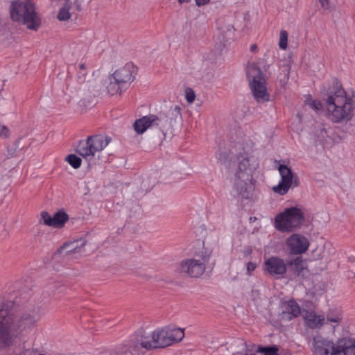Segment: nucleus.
<instances>
[{
  "label": "nucleus",
  "mask_w": 355,
  "mask_h": 355,
  "mask_svg": "<svg viewBox=\"0 0 355 355\" xmlns=\"http://www.w3.org/2000/svg\"><path fill=\"white\" fill-rule=\"evenodd\" d=\"M195 94L192 90H190L189 92L187 91L186 92V99L188 103H193L195 100Z\"/></svg>",
  "instance_id": "7c9ffc66"
},
{
  "label": "nucleus",
  "mask_w": 355,
  "mask_h": 355,
  "mask_svg": "<svg viewBox=\"0 0 355 355\" xmlns=\"http://www.w3.org/2000/svg\"><path fill=\"white\" fill-rule=\"evenodd\" d=\"M110 141V137L102 135L89 136L86 140L79 141L76 152L84 158L92 157L96 153L103 150Z\"/></svg>",
  "instance_id": "1a4fd4ad"
},
{
  "label": "nucleus",
  "mask_w": 355,
  "mask_h": 355,
  "mask_svg": "<svg viewBox=\"0 0 355 355\" xmlns=\"http://www.w3.org/2000/svg\"><path fill=\"white\" fill-rule=\"evenodd\" d=\"M75 4H76V10H77L78 11H80V10H82L80 3L76 2V3H75Z\"/></svg>",
  "instance_id": "58836bf2"
},
{
  "label": "nucleus",
  "mask_w": 355,
  "mask_h": 355,
  "mask_svg": "<svg viewBox=\"0 0 355 355\" xmlns=\"http://www.w3.org/2000/svg\"><path fill=\"white\" fill-rule=\"evenodd\" d=\"M342 317L340 314L336 313L334 314L333 313H329L327 315V320L330 323H335L336 325L340 323L341 321Z\"/></svg>",
  "instance_id": "bb28decb"
},
{
  "label": "nucleus",
  "mask_w": 355,
  "mask_h": 355,
  "mask_svg": "<svg viewBox=\"0 0 355 355\" xmlns=\"http://www.w3.org/2000/svg\"><path fill=\"white\" fill-rule=\"evenodd\" d=\"M191 0H178V2L180 3H188Z\"/></svg>",
  "instance_id": "ea45409f"
},
{
  "label": "nucleus",
  "mask_w": 355,
  "mask_h": 355,
  "mask_svg": "<svg viewBox=\"0 0 355 355\" xmlns=\"http://www.w3.org/2000/svg\"><path fill=\"white\" fill-rule=\"evenodd\" d=\"M247 77L254 99L258 103L268 101L270 95L267 91L266 80L262 71L253 64L248 69Z\"/></svg>",
  "instance_id": "6e6552de"
},
{
  "label": "nucleus",
  "mask_w": 355,
  "mask_h": 355,
  "mask_svg": "<svg viewBox=\"0 0 355 355\" xmlns=\"http://www.w3.org/2000/svg\"><path fill=\"white\" fill-rule=\"evenodd\" d=\"M324 99L327 117L334 123H347L355 112V94H347L342 84L335 78Z\"/></svg>",
  "instance_id": "f03ea898"
},
{
  "label": "nucleus",
  "mask_w": 355,
  "mask_h": 355,
  "mask_svg": "<svg viewBox=\"0 0 355 355\" xmlns=\"http://www.w3.org/2000/svg\"><path fill=\"white\" fill-rule=\"evenodd\" d=\"M319 3H320L321 7L324 10H329L330 9L329 0H319Z\"/></svg>",
  "instance_id": "72a5a7b5"
},
{
  "label": "nucleus",
  "mask_w": 355,
  "mask_h": 355,
  "mask_svg": "<svg viewBox=\"0 0 355 355\" xmlns=\"http://www.w3.org/2000/svg\"><path fill=\"white\" fill-rule=\"evenodd\" d=\"M311 350L313 355H355V341L343 338L334 343L318 336L313 339Z\"/></svg>",
  "instance_id": "7ed1b4c3"
},
{
  "label": "nucleus",
  "mask_w": 355,
  "mask_h": 355,
  "mask_svg": "<svg viewBox=\"0 0 355 355\" xmlns=\"http://www.w3.org/2000/svg\"><path fill=\"white\" fill-rule=\"evenodd\" d=\"M159 119L157 115L150 114L137 119L134 123V129L138 134L144 133L149 127L159 125Z\"/></svg>",
  "instance_id": "f3484780"
},
{
  "label": "nucleus",
  "mask_w": 355,
  "mask_h": 355,
  "mask_svg": "<svg viewBox=\"0 0 355 355\" xmlns=\"http://www.w3.org/2000/svg\"><path fill=\"white\" fill-rule=\"evenodd\" d=\"M182 108L180 105L171 106L170 108L164 112L160 114L159 120L164 121L166 125H168L172 127L178 122L182 121Z\"/></svg>",
  "instance_id": "dca6fc26"
},
{
  "label": "nucleus",
  "mask_w": 355,
  "mask_h": 355,
  "mask_svg": "<svg viewBox=\"0 0 355 355\" xmlns=\"http://www.w3.org/2000/svg\"><path fill=\"white\" fill-rule=\"evenodd\" d=\"M210 0H195L198 6H204L209 2Z\"/></svg>",
  "instance_id": "e433bc0d"
},
{
  "label": "nucleus",
  "mask_w": 355,
  "mask_h": 355,
  "mask_svg": "<svg viewBox=\"0 0 355 355\" xmlns=\"http://www.w3.org/2000/svg\"><path fill=\"white\" fill-rule=\"evenodd\" d=\"M286 245L291 254L299 255L308 250L310 243L304 235L294 233L286 239Z\"/></svg>",
  "instance_id": "9b49d317"
},
{
  "label": "nucleus",
  "mask_w": 355,
  "mask_h": 355,
  "mask_svg": "<svg viewBox=\"0 0 355 355\" xmlns=\"http://www.w3.org/2000/svg\"><path fill=\"white\" fill-rule=\"evenodd\" d=\"M293 270L295 274L299 275L304 270V262L301 257L287 261V268Z\"/></svg>",
  "instance_id": "412c9836"
},
{
  "label": "nucleus",
  "mask_w": 355,
  "mask_h": 355,
  "mask_svg": "<svg viewBox=\"0 0 355 355\" xmlns=\"http://www.w3.org/2000/svg\"><path fill=\"white\" fill-rule=\"evenodd\" d=\"M301 313V308L294 300L283 302L281 305L279 317L282 320L290 321L298 317Z\"/></svg>",
  "instance_id": "2eb2a0df"
},
{
  "label": "nucleus",
  "mask_w": 355,
  "mask_h": 355,
  "mask_svg": "<svg viewBox=\"0 0 355 355\" xmlns=\"http://www.w3.org/2000/svg\"><path fill=\"white\" fill-rule=\"evenodd\" d=\"M41 217L46 225L52 227L53 225V216H51L47 211H42L41 213Z\"/></svg>",
  "instance_id": "cd10ccee"
},
{
  "label": "nucleus",
  "mask_w": 355,
  "mask_h": 355,
  "mask_svg": "<svg viewBox=\"0 0 355 355\" xmlns=\"http://www.w3.org/2000/svg\"><path fill=\"white\" fill-rule=\"evenodd\" d=\"M257 268V264L253 262H248L247 263L246 269L248 275H250V273L254 271Z\"/></svg>",
  "instance_id": "f704fd0d"
},
{
  "label": "nucleus",
  "mask_w": 355,
  "mask_h": 355,
  "mask_svg": "<svg viewBox=\"0 0 355 355\" xmlns=\"http://www.w3.org/2000/svg\"><path fill=\"white\" fill-rule=\"evenodd\" d=\"M306 103L309 104L310 107L315 111L318 112L322 108V104L320 101H309L308 99L306 101Z\"/></svg>",
  "instance_id": "c85d7f7f"
},
{
  "label": "nucleus",
  "mask_w": 355,
  "mask_h": 355,
  "mask_svg": "<svg viewBox=\"0 0 355 355\" xmlns=\"http://www.w3.org/2000/svg\"><path fill=\"white\" fill-rule=\"evenodd\" d=\"M148 341L141 343L145 349L149 350L156 348H164L170 346L169 340L166 328L156 329L151 335L147 336Z\"/></svg>",
  "instance_id": "ddd939ff"
},
{
  "label": "nucleus",
  "mask_w": 355,
  "mask_h": 355,
  "mask_svg": "<svg viewBox=\"0 0 355 355\" xmlns=\"http://www.w3.org/2000/svg\"><path fill=\"white\" fill-rule=\"evenodd\" d=\"M165 328L169 340L170 345H172L175 343L180 342L184 337V331L182 329L170 327H166Z\"/></svg>",
  "instance_id": "a211bd4d"
},
{
  "label": "nucleus",
  "mask_w": 355,
  "mask_h": 355,
  "mask_svg": "<svg viewBox=\"0 0 355 355\" xmlns=\"http://www.w3.org/2000/svg\"><path fill=\"white\" fill-rule=\"evenodd\" d=\"M68 163L75 169L78 168L81 166L82 159L76 155L71 154L66 157Z\"/></svg>",
  "instance_id": "b1692460"
},
{
  "label": "nucleus",
  "mask_w": 355,
  "mask_h": 355,
  "mask_svg": "<svg viewBox=\"0 0 355 355\" xmlns=\"http://www.w3.org/2000/svg\"><path fill=\"white\" fill-rule=\"evenodd\" d=\"M127 89L123 85H121L119 83L112 79V77L110 78V82L107 85V92L113 96L115 94H121L123 90Z\"/></svg>",
  "instance_id": "4be33fe9"
},
{
  "label": "nucleus",
  "mask_w": 355,
  "mask_h": 355,
  "mask_svg": "<svg viewBox=\"0 0 355 355\" xmlns=\"http://www.w3.org/2000/svg\"><path fill=\"white\" fill-rule=\"evenodd\" d=\"M305 220V214L297 207L285 209L275 218V227L281 232H293L301 228Z\"/></svg>",
  "instance_id": "423d86ee"
},
{
  "label": "nucleus",
  "mask_w": 355,
  "mask_h": 355,
  "mask_svg": "<svg viewBox=\"0 0 355 355\" xmlns=\"http://www.w3.org/2000/svg\"><path fill=\"white\" fill-rule=\"evenodd\" d=\"M263 267L265 271L277 279L283 278L287 272V262L275 256L267 259L264 261Z\"/></svg>",
  "instance_id": "f8f14e48"
},
{
  "label": "nucleus",
  "mask_w": 355,
  "mask_h": 355,
  "mask_svg": "<svg viewBox=\"0 0 355 355\" xmlns=\"http://www.w3.org/2000/svg\"><path fill=\"white\" fill-rule=\"evenodd\" d=\"M234 187L239 196L249 199L253 189V170L248 157L239 159L238 170L234 175Z\"/></svg>",
  "instance_id": "39448f33"
},
{
  "label": "nucleus",
  "mask_w": 355,
  "mask_h": 355,
  "mask_svg": "<svg viewBox=\"0 0 355 355\" xmlns=\"http://www.w3.org/2000/svg\"><path fill=\"white\" fill-rule=\"evenodd\" d=\"M324 132V133H327V131H326V130H325V129L322 130V132Z\"/></svg>",
  "instance_id": "79ce46f5"
},
{
  "label": "nucleus",
  "mask_w": 355,
  "mask_h": 355,
  "mask_svg": "<svg viewBox=\"0 0 355 355\" xmlns=\"http://www.w3.org/2000/svg\"><path fill=\"white\" fill-rule=\"evenodd\" d=\"M70 7L65 3L64 6L61 8L58 13V19L60 21H67L68 20L72 15V13L69 11Z\"/></svg>",
  "instance_id": "5701e85b"
},
{
  "label": "nucleus",
  "mask_w": 355,
  "mask_h": 355,
  "mask_svg": "<svg viewBox=\"0 0 355 355\" xmlns=\"http://www.w3.org/2000/svg\"><path fill=\"white\" fill-rule=\"evenodd\" d=\"M288 33L286 31L282 30L279 33V46L281 49L285 50L288 46Z\"/></svg>",
  "instance_id": "393cba45"
},
{
  "label": "nucleus",
  "mask_w": 355,
  "mask_h": 355,
  "mask_svg": "<svg viewBox=\"0 0 355 355\" xmlns=\"http://www.w3.org/2000/svg\"><path fill=\"white\" fill-rule=\"evenodd\" d=\"M69 220L68 214L63 210H59L53 216V225L54 228H62Z\"/></svg>",
  "instance_id": "aec40b11"
},
{
  "label": "nucleus",
  "mask_w": 355,
  "mask_h": 355,
  "mask_svg": "<svg viewBox=\"0 0 355 355\" xmlns=\"http://www.w3.org/2000/svg\"><path fill=\"white\" fill-rule=\"evenodd\" d=\"M78 81L79 83H84L85 80V77L87 75L86 71V66L84 63H80L78 65Z\"/></svg>",
  "instance_id": "a878e982"
},
{
  "label": "nucleus",
  "mask_w": 355,
  "mask_h": 355,
  "mask_svg": "<svg viewBox=\"0 0 355 355\" xmlns=\"http://www.w3.org/2000/svg\"><path fill=\"white\" fill-rule=\"evenodd\" d=\"M198 258H189L182 260L175 268V272L187 275L191 278H198L202 276L206 269L207 263L210 257V253L202 250L197 256Z\"/></svg>",
  "instance_id": "0eeeda50"
},
{
  "label": "nucleus",
  "mask_w": 355,
  "mask_h": 355,
  "mask_svg": "<svg viewBox=\"0 0 355 355\" xmlns=\"http://www.w3.org/2000/svg\"><path fill=\"white\" fill-rule=\"evenodd\" d=\"M278 171L281 176V181L272 188V190L275 193L284 196L287 193L292 186L295 187L299 185V179L297 175L293 174L291 168L285 164H279Z\"/></svg>",
  "instance_id": "9d476101"
},
{
  "label": "nucleus",
  "mask_w": 355,
  "mask_h": 355,
  "mask_svg": "<svg viewBox=\"0 0 355 355\" xmlns=\"http://www.w3.org/2000/svg\"><path fill=\"white\" fill-rule=\"evenodd\" d=\"M305 319L307 326L311 329L320 327L324 320V317L318 315L314 312L307 313Z\"/></svg>",
  "instance_id": "6ab92c4d"
},
{
  "label": "nucleus",
  "mask_w": 355,
  "mask_h": 355,
  "mask_svg": "<svg viewBox=\"0 0 355 355\" xmlns=\"http://www.w3.org/2000/svg\"><path fill=\"white\" fill-rule=\"evenodd\" d=\"M71 245H72V243H64L63 245H62L57 250L55 254H61L64 249L70 247Z\"/></svg>",
  "instance_id": "c9c22d12"
},
{
  "label": "nucleus",
  "mask_w": 355,
  "mask_h": 355,
  "mask_svg": "<svg viewBox=\"0 0 355 355\" xmlns=\"http://www.w3.org/2000/svg\"><path fill=\"white\" fill-rule=\"evenodd\" d=\"M251 251H252V249H250V250H249V251H246V253H250V252H251Z\"/></svg>",
  "instance_id": "37998d69"
},
{
  "label": "nucleus",
  "mask_w": 355,
  "mask_h": 355,
  "mask_svg": "<svg viewBox=\"0 0 355 355\" xmlns=\"http://www.w3.org/2000/svg\"><path fill=\"white\" fill-rule=\"evenodd\" d=\"M135 68L132 62L126 63L123 67L116 70L112 79L117 81L126 89L135 78Z\"/></svg>",
  "instance_id": "4468645a"
},
{
  "label": "nucleus",
  "mask_w": 355,
  "mask_h": 355,
  "mask_svg": "<svg viewBox=\"0 0 355 355\" xmlns=\"http://www.w3.org/2000/svg\"><path fill=\"white\" fill-rule=\"evenodd\" d=\"M76 248H71L69 250H67V253L72 252L73 251H76Z\"/></svg>",
  "instance_id": "a19ab883"
},
{
  "label": "nucleus",
  "mask_w": 355,
  "mask_h": 355,
  "mask_svg": "<svg viewBox=\"0 0 355 355\" xmlns=\"http://www.w3.org/2000/svg\"><path fill=\"white\" fill-rule=\"evenodd\" d=\"M8 129L6 126L0 123V137H8Z\"/></svg>",
  "instance_id": "473e14b6"
},
{
  "label": "nucleus",
  "mask_w": 355,
  "mask_h": 355,
  "mask_svg": "<svg viewBox=\"0 0 355 355\" xmlns=\"http://www.w3.org/2000/svg\"><path fill=\"white\" fill-rule=\"evenodd\" d=\"M14 303L3 302L0 304V344L10 347L24 330L33 327L42 315L40 307L34 308L16 318L13 312Z\"/></svg>",
  "instance_id": "f257e3e1"
},
{
  "label": "nucleus",
  "mask_w": 355,
  "mask_h": 355,
  "mask_svg": "<svg viewBox=\"0 0 355 355\" xmlns=\"http://www.w3.org/2000/svg\"><path fill=\"white\" fill-rule=\"evenodd\" d=\"M265 354L263 355H279L276 347H266L263 350Z\"/></svg>",
  "instance_id": "c756f323"
},
{
  "label": "nucleus",
  "mask_w": 355,
  "mask_h": 355,
  "mask_svg": "<svg viewBox=\"0 0 355 355\" xmlns=\"http://www.w3.org/2000/svg\"><path fill=\"white\" fill-rule=\"evenodd\" d=\"M258 46L256 44H253L250 46V51L252 53H256L257 51Z\"/></svg>",
  "instance_id": "4c0bfd02"
},
{
  "label": "nucleus",
  "mask_w": 355,
  "mask_h": 355,
  "mask_svg": "<svg viewBox=\"0 0 355 355\" xmlns=\"http://www.w3.org/2000/svg\"><path fill=\"white\" fill-rule=\"evenodd\" d=\"M11 19L24 25L29 30L37 31L41 21L34 6L28 2L13 1L10 8Z\"/></svg>",
  "instance_id": "20e7f679"
},
{
  "label": "nucleus",
  "mask_w": 355,
  "mask_h": 355,
  "mask_svg": "<svg viewBox=\"0 0 355 355\" xmlns=\"http://www.w3.org/2000/svg\"><path fill=\"white\" fill-rule=\"evenodd\" d=\"M129 344L127 343L123 345L121 349V355H131L130 350L128 349Z\"/></svg>",
  "instance_id": "2f4dec72"
}]
</instances>
